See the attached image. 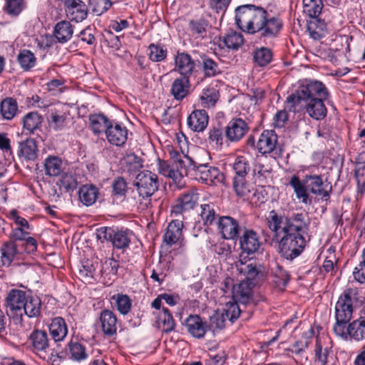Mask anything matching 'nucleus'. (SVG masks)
Here are the masks:
<instances>
[{
  "label": "nucleus",
  "instance_id": "4d7b16f0",
  "mask_svg": "<svg viewBox=\"0 0 365 365\" xmlns=\"http://www.w3.org/2000/svg\"><path fill=\"white\" fill-rule=\"evenodd\" d=\"M244 42V38L240 33L231 31L223 38V43L226 47L232 49H237Z\"/></svg>",
  "mask_w": 365,
  "mask_h": 365
},
{
  "label": "nucleus",
  "instance_id": "0eeeda50",
  "mask_svg": "<svg viewBox=\"0 0 365 365\" xmlns=\"http://www.w3.org/2000/svg\"><path fill=\"white\" fill-rule=\"evenodd\" d=\"M131 232L117 230L112 227H101L97 230V238L102 242H111L113 246L118 250H125L130 245Z\"/></svg>",
  "mask_w": 365,
  "mask_h": 365
},
{
  "label": "nucleus",
  "instance_id": "f257e3e1",
  "mask_svg": "<svg viewBox=\"0 0 365 365\" xmlns=\"http://www.w3.org/2000/svg\"><path fill=\"white\" fill-rule=\"evenodd\" d=\"M269 230L279 240V252L288 260L299 257L306 246L304 237L309 228V222L303 213H295L289 217L279 215L274 210L266 218Z\"/></svg>",
  "mask_w": 365,
  "mask_h": 365
},
{
  "label": "nucleus",
  "instance_id": "680f3d73",
  "mask_svg": "<svg viewBox=\"0 0 365 365\" xmlns=\"http://www.w3.org/2000/svg\"><path fill=\"white\" fill-rule=\"evenodd\" d=\"M98 262L93 263L89 260L86 261L81 268L79 269L80 277L85 280L93 279L96 273V266Z\"/></svg>",
  "mask_w": 365,
  "mask_h": 365
},
{
  "label": "nucleus",
  "instance_id": "aec40b11",
  "mask_svg": "<svg viewBox=\"0 0 365 365\" xmlns=\"http://www.w3.org/2000/svg\"><path fill=\"white\" fill-rule=\"evenodd\" d=\"M184 324L187 332L193 337L202 339L205 336L207 325L197 314H190L185 320Z\"/></svg>",
  "mask_w": 365,
  "mask_h": 365
},
{
  "label": "nucleus",
  "instance_id": "c03bdc74",
  "mask_svg": "<svg viewBox=\"0 0 365 365\" xmlns=\"http://www.w3.org/2000/svg\"><path fill=\"white\" fill-rule=\"evenodd\" d=\"M272 51L271 49L266 47L257 48L253 52L254 63L260 67L268 65L272 61Z\"/></svg>",
  "mask_w": 365,
  "mask_h": 365
},
{
  "label": "nucleus",
  "instance_id": "e433bc0d",
  "mask_svg": "<svg viewBox=\"0 0 365 365\" xmlns=\"http://www.w3.org/2000/svg\"><path fill=\"white\" fill-rule=\"evenodd\" d=\"M98 189L93 185H84L78 191L80 201L86 206L94 204L98 197Z\"/></svg>",
  "mask_w": 365,
  "mask_h": 365
},
{
  "label": "nucleus",
  "instance_id": "2eb2a0df",
  "mask_svg": "<svg viewBox=\"0 0 365 365\" xmlns=\"http://www.w3.org/2000/svg\"><path fill=\"white\" fill-rule=\"evenodd\" d=\"M68 18L71 21L81 22L87 18V6L81 0H61Z\"/></svg>",
  "mask_w": 365,
  "mask_h": 365
},
{
  "label": "nucleus",
  "instance_id": "69168bd1",
  "mask_svg": "<svg viewBox=\"0 0 365 365\" xmlns=\"http://www.w3.org/2000/svg\"><path fill=\"white\" fill-rule=\"evenodd\" d=\"M78 182L76 178L71 174L63 173L59 180V186L65 191H73L77 187Z\"/></svg>",
  "mask_w": 365,
  "mask_h": 365
},
{
  "label": "nucleus",
  "instance_id": "9b49d317",
  "mask_svg": "<svg viewBox=\"0 0 365 365\" xmlns=\"http://www.w3.org/2000/svg\"><path fill=\"white\" fill-rule=\"evenodd\" d=\"M29 297L25 291L12 289H11L6 297V304L9 312L13 316H22L24 311V306L26 302V299Z\"/></svg>",
  "mask_w": 365,
  "mask_h": 365
},
{
  "label": "nucleus",
  "instance_id": "f704fd0d",
  "mask_svg": "<svg viewBox=\"0 0 365 365\" xmlns=\"http://www.w3.org/2000/svg\"><path fill=\"white\" fill-rule=\"evenodd\" d=\"M24 130L29 134H34L35 131L40 130L43 123V116L38 112H29L22 118Z\"/></svg>",
  "mask_w": 365,
  "mask_h": 365
},
{
  "label": "nucleus",
  "instance_id": "58836bf2",
  "mask_svg": "<svg viewBox=\"0 0 365 365\" xmlns=\"http://www.w3.org/2000/svg\"><path fill=\"white\" fill-rule=\"evenodd\" d=\"M90 128L94 134L106 133V129L111 124L107 117L103 114H93L89 116Z\"/></svg>",
  "mask_w": 365,
  "mask_h": 365
},
{
  "label": "nucleus",
  "instance_id": "423d86ee",
  "mask_svg": "<svg viewBox=\"0 0 365 365\" xmlns=\"http://www.w3.org/2000/svg\"><path fill=\"white\" fill-rule=\"evenodd\" d=\"M186 175L208 185H216L223 178L222 173L217 168L208 164H198L195 161Z\"/></svg>",
  "mask_w": 365,
  "mask_h": 365
},
{
  "label": "nucleus",
  "instance_id": "052dcab7",
  "mask_svg": "<svg viewBox=\"0 0 365 365\" xmlns=\"http://www.w3.org/2000/svg\"><path fill=\"white\" fill-rule=\"evenodd\" d=\"M309 344L310 342L308 339L297 341L284 350L285 354L288 356H290L292 354L302 356L305 350L309 347Z\"/></svg>",
  "mask_w": 365,
  "mask_h": 365
},
{
  "label": "nucleus",
  "instance_id": "4c0bfd02",
  "mask_svg": "<svg viewBox=\"0 0 365 365\" xmlns=\"http://www.w3.org/2000/svg\"><path fill=\"white\" fill-rule=\"evenodd\" d=\"M41 300L37 296L29 295L24 306L23 314L29 318L38 317L41 312Z\"/></svg>",
  "mask_w": 365,
  "mask_h": 365
},
{
  "label": "nucleus",
  "instance_id": "7c9ffc66",
  "mask_svg": "<svg viewBox=\"0 0 365 365\" xmlns=\"http://www.w3.org/2000/svg\"><path fill=\"white\" fill-rule=\"evenodd\" d=\"M53 33L58 43H65L73 36V26L70 21L63 20L55 25Z\"/></svg>",
  "mask_w": 365,
  "mask_h": 365
},
{
  "label": "nucleus",
  "instance_id": "13d9d810",
  "mask_svg": "<svg viewBox=\"0 0 365 365\" xmlns=\"http://www.w3.org/2000/svg\"><path fill=\"white\" fill-rule=\"evenodd\" d=\"M239 303L233 299L226 303L222 313L228 320L234 322L240 317L242 309L238 305Z\"/></svg>",
  "mask_w": 365,
  "mask_h": 365
},
{
  "label": "nucleus",
  "instance_id": "8fccbe9b",
  "mask_svg": "<svg viewBox=\"0 0 365 365\" xmlns=\"http://www.w3.org/2000/svg\"><path fill=\"white\" fill-rule=\"evenodd\" d=\"M232 168L236 174L235 177H245L251 168L249 160L245 156L239 155L235 158Z\"/></svg>",
  "mask_w": 365,
  "mask_h": 365
},
{
  "label": "nucleus",
  "instance_id": "f03ea898",
  "mask_svg": "<svg viewBox=\"0 0 365 365\" xmlns=\"http://www.w3.org/2000/svg\"><path fill=\"white\" fill-rule=\"evenodd\" d=\"M235 23L242 31L258 34L262 39L276 38L283 27L282 20L272 16L262 6L244 4L235 9Z\"/></svg>",
  "mask_w": 365,
  "mask_h": 365
},
{
  "label": "nucleus",
  "instance_id": "c756f323",
  "mask_svg": "<svg viewBox=\"0 0 365 365\" xmlns=\"http://www.w3.org/2000/svg\"><path fill=\"white\" fill-rule=\"evenodd\" d=\"M307 29L312 38L319 40L326 36L327 25L323 19L312 18L307 21Z\"/></svg>",
  "mask_w": 365,
  "mask_h": 365
},
{
  "label": "nucleus",
  "instance_id": "de8ad7c7",
  "mask_svg": "<svg viewBox=\"0 0 365 365\" xmlns=\"http://www.w3.org/2000/svg\"><path fill=\"white\" fill-rule=\"evenodd\" d=\"M148 57L153 62L164 61L168 55L167 48L161 43H151L148 48Z\"/></svg>",
  "mask_w": 365,
  "mask_h": 365
},
{
  "label": "nucleus",
  "instance_id": "39448f33",
  "mask_svg": "<svg viewBox=\"0 0 365 365\" xmlns=\"http://www.w3.org/2000/svg\"><path fill=\"white\" fill-rule=\"evenodd\" d=\"M328 95L327 89L322 82L305 80L294 93L287 97V103L290 111H295L301 101L308 102L313 99L327 98Z\"/></svg>",
  "mask_w": 365,
  "mask_h": 365
},
{
  "label": "nucleus",
  "instance_id": "5fc2aeb1",
  "mask_svg": "<svg viewBox=\"0 0 365 365\" xmlns=\"http://www.w3.org/2000/svg\"><path fill=\"white\" fill-rule=\"evenodd\" d=\"M158 172L161 175L168 177L174 180H177L182 178V173H180L178 170H175L165 160H158Z\"/></svg>",
  "mask_w": 365,
  "mask_h": 365
},
{
  "label": "nucleus",
  "instance_id": "a18cd8bd",
  "mask_svg": "<svg viewBox=\"0 0 365 365\" xmlns=\"http://www.w3.org/2000/svg\"><path fill=\"white\" fill-rule=\"evenodd\" d=\"M1 113L4 118L11 120L18 110L17 102L12 98H6L1 103Z\"/></svg>",
  "mask_w": 365,
  "mask_h": 365
},
{
  "label": "nucleus",
  "instance_id": "9d476101",
  "mask_svg": "<svg viewBox=\"0 0 365 365\" xmlns=\"http://www.w3.org/2000/svg\"><path fill=\"white\" fill-rule=\"evenodd\" d=\"M278 137L273 130H264L255 140L253 136L247 139V144L263 155L272 153L276 148Z\"/></svg>",
  "mask_w": 365,
  "mask_h": 365
},
{
  "label": "nucleus",
  "instance_id": "f8f14e48",
  "mask_svg": "<svg viewBox=\"0 0 365 365\" xmlns=\"http://www.w3.org/2000/svg\"><path fill=\"white\" fill-rule=\"evenodd\" d=\"M240 248L242 254L247 256L257 252L261 245L257 233L251 229H245L239 237Z\"/></svg>",
  "mask_w": 365,
  "mask_h": 365
},
{
  "label": "nucleus",
  "instance_id": "4be33fe9",
  "mask_svg": "<svg viewBox=\"0 0 365 365\" xmlns=\"http://www.w3.org/2000/svg\"><path fill=\"white\" fill-rule=\"evenodd\" d=\"M106 135L110 144L121 146L127 140L128 129L120 123L112 122L106 129Z\"/></svg>",
  "mask_w": 365,
  "mask_h": 365
},
{
  "label": "nucleus",
  "instance_id": "774afa93",
  "mask_svg": "<svg viewBox=\"0 0 365 365\" xmlns=\"http://www.w3.org/2000/svg\"><path fill=\"white\" fill-rule=\"evenodd\" d=\"M355 177L357 182V194L362 196L365 192V166L356 169Z\"/></svg>",
  "mask_w": 365,
  "mask_h": 365
},
{
  "label": "nucleus",
  "instance_id": "20e7f679",
  "mask_svg": "<svg viewBox=\"0 0 365 365\" xmlns=\"http://www.w3.org/2000/svg\"><path fill=\"white\" fill-rule=\"evenodd\" d=\"M361 300L359 297V290L356 287H349L339 295L334 308L336 322L333 331L336 334H344V327L352 318L354 308Z\"/></svg>",
  "mask_w": 365,
  "mask_h": 365
},
{
  "label": "nucleus",
  "instance_id": "ea45409f",
  "mask_svg": "<svg viewBox=\"0 0 365 365\" xmlns=\"http://www.w3.org/2000/svg\"><path fill=\"white\" fill-rule=\"evenodd\" d=\"M16 60L24 71H29L36 64V58L34 53L28 49H23L17 55Z\"/></svg>",
  "mask_w": 365,
  "mask_h": 365
},
{
  "label": "nucleus",
  "instance_id": "6e6d98bb",
  "mask_svg": "<svg viewBox=\"0 0 365 365\" xmlns=\"http://www.w3.org/2000/svg\"><path fill=\"white\" fill-rule=\"evenodd\" d=\"M233 188L239 197H247L250 193V186L247 182L245 177H234Z\"/></svg>",
  "mask_w": 365,
  "mask_h": 365
},
{
  "label": "nucleus",
  "instance_id": "b1692460",
  "mask_svg": "<svg viewBox=\"0 0 365 365\" xmlns=\"http://www.w3.org/2000/svg\"><path fill=\"white\" fill-rule=\"evenodd\" d=\"M45 174L49 177H58L64 173L66 163L56 155H48L43 162Z\"/></svg>",
  "mask_w": 365,
  "mask_h": 365
},
{
  "label": "nucleus",
  "instance_id": "79ce46f5",
  "mask_svg": "<svg viewBox=\"0 0 365 365\" xmlns=\"http://www.w3.org/2000/svg\"><path fill=\"white\" fill-rule=\"evenodd\" d=\"M200 217L205 225H210L218 216L217 207L212 202L205 203L200 205Z\"/></svg>",
  "mask_w": 365,
  "mask_h": 365
},
{
  "label": "nucleus",
  "instance_id": "dca6fc26",
  "mask_svg": "<svg viewBox=\"0 0 365 365\" xmlns=\"http://www.w3.org/2000/svg\"><path fill=\"white\" fill-rule=\"evenodd\" d=\"M198 194L194 190H188L180 195L172 206V214L178 215L193 209L197 201Z\"/></svg>",
  "mask_w": 365,
  "mask_h": 365
},
{
  "label": "nucleus",
  "instance_id": "a878e982",
  "mask_svg": "<svg viewBox=\"0 0 365 365\" xmlns=\"http://www.w3.org/2000/svg\"><path fill=\"white\" fill-rule=\"evenodd\" d=\"M315 360L320 365H334V357L331 348L324 346L320 339H317L314 347Z\"/></svg>",
  "mask_w": 365,
  "mask_h": 365
},
{
  "label": "nucleus",
  "instance_id": "412c9836",
  "mask_svg": "<svg viewBox=\"0 0 365 365\" xmlns=\"http://www.w3.org/2000/svg\"><path fill=\"white\" fill-rule=\"evenodd\" d=\"M344 332V334H336V335L344 339H347L348 337H351L356 341L365 339V317H361L346 324Z\"/></svg>",
  "mask_w": 365,
  "mask_h": 365
},
{
  "label": "nucleus",
  "instance_id": "c85d7f7f",
  "mask_svg": "<svg viewBox=\"0 0 365 365\" xmlns=\"http://www.w3.org/2000/svg\"><path fill=\"white\" fill-rule=\"evenodd\" d=\"M168 151L170 158L173 164L175 165L177 170H179L180 173H182V175L183 174L186 175L194 160L179 150L172 148Z\"/></svg>",
  "mask_w": 365,
  "mask_h": 365
},
{
  "label": "nucleus",
  "instance_id": "6e6552de",
  "mask_svg": "<svg viewBox=\"0 0 365 365\" xmlns=\"http://www.w3.org/2000/svg\"><path fill=\"white\" fill-rule=\"evenodd\" d=\"M30 341L34 351L44 360L50 361L52 364L56 361L58 354H53L50 349L49 339L45 331L35 330L30 335Z\"/></svg>",
  "mask_w": 365,
  "mask_h": 365
},
{
  "label": "nucleus",
  "instance_id": "cd10ccee",
  "mask_svg": "<svg viewBox=\"0 0 365 365\" xmlns=\"http://www.w3.org/2000/svg\"><path fill=\"white\" fill-rule=\"evenodd\" d=\"M208 120V115L205 110H195L189 115L187 125L193 131L201 132L207 128Z\"/></svg>",
  "mask_w": 365,
  "mask_h": 365
},
{
  "label": "nucleus",
  "instance_id": "5701e85b",
  "mask_svg": "<svg viewBox=\"0 0 365 365\" xmlns=\"http://www.w3.org/2000/svg\"><path fill=\"white\" fill-rule=\"evenodd\" d=\"M190 78L186 76L176 78L171 84L170 93L177 101H182L190 94Z\"/></svg>",
  "mask_w": 365,
  "mask_h": 365
},
{
  "label": "nucleus",
  "instance_id": "ddd939ff",
  "mask_svg": "<svg viewBox=\"0 0 365 365\" xmlns=\"http://www.w3.org/2000/svg\"><path fill=\"white\" fill-rule=\"evenodd\" d=\"M183 222L182 220H173L168 225L163 235V242L171 247L173 245H183L184 237L182 234Z\"/></svg>",
  "mask_w": 365,
  "mask_h": 365
},
{
  "label": "nucleus",
  "instance_id": "a19ab883",
  "mask_svg": "<svg viewBox=\"0 0 365 365\" xmlns=\"http://www.w3.org/2000/svg\"><path fill=\"white\" fill-rule=\"evenodd\" d=\"M237 269L245 277V279H243V281L249 282H253L254 286L257 282V279H259V277L262 276L261 267H257L256 264H245L242 263L240 267Z\"/></svg>",
  "mask_w": 365,
  "mask_h": 365
},
{
  "label": "nucleus",
  "instance_id": "bf43d9fd",
  "mask_svg": "<svg viewBox=\"0 0 365 365\" xmlns=\"http://www.w3.org/2000/svg\"><path fill=\"white\" fill-rule=\"evenodd\" d=\"M218 99V93L213 88H207L202 91L200 100L205 108H210L215 106Z\"/></svg>",
  "mask_w": 365,
  "mask_h": 365
},
{
  "label": "nucleus",
  "instance_id": "4468645a",
  "mask_svg": "<svg viewBox=\"0 0 365 365\" xmlns=\"http://www.w3.org/2000/svg\"><path fill=\"white\" fill-rule=\"evenodd\" d=\"M249 130L247 123L241 118H233L225 128V136L227 141L235 143L240 140Z\"/></svg>",
  "mask_w": 365,
  "mask_h": 365
},
{
  "label": "nucleus",
  "instance_id": "c9c22d12",
  "mask_svg": "<svg viewBox=\"0 0 365 365\" xmlns=\"http://www.w3.org/2000/svg\"><path fill=\"white\" fill-rule=\"evenodd\" d=\"M68 356L71 359L81 362L88 357L86 345L77 341H71L68 344Z\"/></svg>",
  "mask_w": 365,
  "mask_h": 365
},
{
  "label": "nucleus",
  "instance_id": "864d4df0",
  "mask_svg": "<svg viewBox=\"0 0 365 365\" xmlns=\"http://www.w3.org/2000/svg\"><path fill=\"white\" fill-rule=\"evenodd\" d=\"M122 165L124 170L130 173H135L142 167L140 158L134 153L126 155L122 160Z\"/></svg>",
  "mask_w": 365,
  "mask_h": 365
},
{
  "label": "nucleus",
  "instance_id": "338daca9",
  "mask_svg": "<svg viewBox=\"0 0 365 365\" xmlns=\"http://www.w3.org/2000/svg\"><path fill=\"white\" fill-rule=\"evenodd\" d=\"M289 277L287 272L283 269H279L277 272L274 273L272 276V282L279 290H284L289 282Z\"/></svg>",
  "mask_w": 365,
  "mask_h": 365
},
{
  "label": "nucleus",
  "instance_id": "6ab92c4d",
  "mask_svg": "<svg viewBox=\"0 0 365 365\" xmlns=\"http://www.w3.org/2000/svg\"><path fill=\"white\" fill-rule=\"evenodd\" d=\"M254 282L242 280L237 284L233 290L232 299L240 304L247 305L253 302Z\"/></svg>",
  "mask_w": 365,
  "mask_h": 365
},
{
  "label": "nucleus",
  "instance_id": "a211bd4d",
  "mask_svg": "<svg viewBox=\"0 0 365 365\" xmlns=\"http://www.w3.org/2000/svg\"><path fill=\"white\" fill-rule=\"evenodd\" d=\"M195 62L191 56L185 52H178L175 56V71L181 76H190L195 71Z\"/></svg>",
  "mask_w": 365,
  "mask_h": 365
},
{
  "label": "nucleus",
  "instance_id": "2f4dec72",
  "mask_svg": "<svg viewBox=\"0 0 365 365\" xmlns=\"http://www.w3.org/2000/svg\"><path fill=\"white\" fill-rule=\"evenodd\" d=\"M49 332L56 342L63 341L68 334V327L64 319L61 317L52 319L49 324Z\"/></svg>",
  "mask_w": 365,
  "mask_h": 365
},
{
  "label": "nucleus",
  "instance_id": "3c124183",
  "mask_svg": "<svg viewBox=\"0 0 365 365\" xmlns=\"http://www.w3.org/2000/svg\"><path fill=\"white\" fill-rule=\"evenodd\" d=\"M202 65L205 77H214L221 73L217 63L208 56L202 57Z\"/></svg>",
  "mask_w": 365,
  "mask_h": 365
},
{
  "label": "nucleus",
  "instance_id": "1a4fd4ad",
  "mask_svg": "<svg viewBox=\"0 0 365 365\" xmlns=\"http://www.w3.org/2000/svg\"><path fill=\"white\" fill-rule=\"evenodd\" d=\"M134 185L140 197L149 198L158 189V176L149 170L141 171L136 175Z\"/></svg>",
  "mask_w": 365,
  "mask_h": 365
},
{
  "label": "nucleus",
  "instance_id": "f3484780",
  "mask_svg": "<svg viewBox=\"0 0 365 365\" xmlns=\"http://www.w3.org/2000/svg\"><path fill=\"white\" fill-rule=\"evenodd\" d=\"M217 227L222 237L225 240H235L239 236L240 227L237 220L230 216L220 217Z\"/></svg>",
  "mask_w": 365,
  "mask_h": 365
},
{
  "label": "nucleus",
  "instance_id": "0e129e2a",
  "mask_svg": "<svg viewBox=\"0 0 365 365\" xmlns=\"http://www.w3.org/2000/svg\"><path fill=\"white\" fill-rule=\"evenodd\" d=\"M88 4L93 12L98 16L107 11L112 6L110 0H89Z\"/></svg>",
  "mask_w": 365,
  "mask_h": 365
},
{
  "label": "nucleus",
  "instance_id": "37998d69",
  "mask_svg": "<svg viewBox=\"0 0 365 365\" xmlns=\"http://www.w3.org/2000/svg\"><path fill=\"white\" fill-rule=\"evenodd\" d=\"M158 327L165 333H169L174 330L175 323L172 314L168 309L163 308L162 312L158 317Z\"/></svg>",
  "mask_w": 365,
  "mask_h": 365
},
{
  "label": "nucleus",
  "instance_id": "393cba45",
  "mask_svg": "<svg viewBox=\"0 0 365 365\" xmlns=\"http://www.w3.org/2000/svg\"><path fill=\"white\" fill-rule=\"evenodd\" d=\"M99 321L104 335L113 336L116 334L117 317L112 311L109 309L103 310L101 312Z\"/></svg>",
  "mask_w": 365,
  "mask_h": 365
},
{
  "label": "nucleus",
  "instance_id": "09e8293b",
  "mask_svg": "<svg viewBox=\"0 0 365 365\" xmlns=\"http://www.w3.org/2000/svg\"><path fill=\"white\" fill-rule=\"evenodd\" d=\"M111 299L115 301L116 309L121 314L125 315L130 311L132 300L127 294L118 293Z\"/></svg>",
  "mask_w": 365,
  "mask_h": 365
},
{
  "label": "nucleus",
  "instance_id": "72a5a7b5",
  "mask_svg": "<svg viewBox=\"0 0 365 365\" xmlns=\"http://www.w3.org/2000/svg\"><path fill=\"white\" fill-rule=\"evenodd\" d=\"M17 253V245L13 240L4 242L0 247V264L9 267Z\"/></svg>",
  "mask_w": 365,
  "mask_h": 365
},
{
  "label": "nucleus",
  "instance_id": "473e14b6",
  "mask_svg": "<svg viewBox=\"0 0 365 365\" xmlns=\"http://www.w3.org/2000/svg\"><path fill=\"white\" fill-rule=\"evenodd\" d=\"M326 98L313 99L307 102L306 110L309 115L314 120L324 119L327 114V109L324 103Z\"/></svg>",
  "mask_w": 365,
  "mask_h": 365
},
{
  "label": "nucleus",
  "instance_id": "603ef678",
  "mask_svg": "<svg viewBox=\"0 0 365 365\" xmlns=\"http://www.w3.org/2000/svg\"><path fill=\"white\" fill-rule=\"evenodd\" d=\"M225 130L220 126H213L209 130V143L217 148H221L224 143Z\"/></svg>",
  "mask_w": 365,
  "mask_h": 365
},
{
  "label": "nucleus",
  "instance_id": "49530a36",
  "mask_svg": "<svg viewBox=\"0 0 365 365\" xmlns=\"http://www.w3.org/2000/svg\"><path fill=\"white\" fill-rule=\"evenodd\" d=\"M322 0H303V12L310 19L317 18L323 9Z\"/></svg>",
  "mask_w": 365,
  "mask_h": 365
},
{
  "label": "nucleus",
  "instance_id": "7ed1b4c3",
  "mask_svg": "<svg viewBox=\"0 0 365 365\" xmlns=\"http://www.w3.org/2000/svg\"><path fill=\"white\" fill-rule=\"evenodd\" d=\"M293 188L297 198L304 204L311 202L309 192L314 195L320 196L322 200L327 201L332 192V187L329 183H324L321 175H306L303 180L294 175L289 182Z\"/></svg>",
  "mask_w": 365,
  "mask_h": 365
},
{
  "label": "nucleus",
  "instance_id": "bb28decb",
  "mask_svg": "<svg viewBox=\"0 0 365 365\" xmlns=\"http://www.w3.org/2000/svg\"><path fill=\"white\" fill-rule=\"evenodd\" d=\"M19 158L26 161H34L38 155V148L36 140L33 138H27L19 143L18 151Z\"/></svg>",
  "mask_w": 365,
  "mask_h": 365
},
{
  "label": "nucleus",
  "instance_id": "e2e57ef3",
  "mask_svg": "<svg viewBox=\"0 0 365 365\" xmlns=\"http://www.w3.org/2000/svg\"><path fill=\"white\" fill-rule=\"evenodd\" d=\"M48 123L53 130H61L66 126V116L57 112L51 113Z\"/></svg>",
  "mask_w": 365,
  "mask_h": 365
}]
</instances>
